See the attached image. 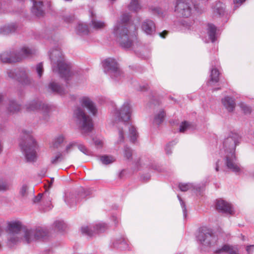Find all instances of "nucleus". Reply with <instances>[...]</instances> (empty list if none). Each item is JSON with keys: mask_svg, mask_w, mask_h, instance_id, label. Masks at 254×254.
I'll use <instances>...</instances> for the list:
<instances>
[{"mask_svg": "<svg viewBox=\"0 0 254 254\" xmlns=\"http://www.w3.org/2000/svg\"><path fill=\"white\" fill-rule=\"evenodd\" d=\"M111 3H113L116 0H108Z\"/></svg>", "mask_w": 254, "mask_h": 254, "instance_id": "nucleus-59", "label": "nucleus"}, {"mask_svg": "<svg viewBox=\"0 0 254 254\" xmlns=\"http://www.w3.org/2000/svg\"><path fill=\"white\" fill-rule=\"evenodd\" d=\"M168 32L167 31H164L160 33L159 34L162 38H165Z\"/></svg>", "mask_w": 254, "mask_h": 254, "instance_id": "nucleus-56", "label": "nucleus"}, {"mask_svg": "<svg viewBox=\"0 0 254 254\" xmlns=\"http://www.w3.org/2000/svg\"><path fill=\"white\" fill-rule=\"evenodd\" d=\"M94 143H95V145L97 147H101L103 145V141L100 139H96L95 141H94Z\"/></svg>", "mask_w": 254, "mask_h": 254, "instance_id": "nucleus-52", "label": "nucleus"}, {"mask_svg": "<svg viewBox=\"0 0 254 254\" xmlns=\"http://www.w3.org/2000/svg\"><path fill=\"white\" fill-rule=\"evenodd\" d=\"M10 187V182L5 181L1 182V191H6L9 189Z\"/></svg>", "mask_w": 254, "mask_h": 254, "instance_id": "nucleus-49", "label": "nucleus"}, {"mask_svg": "<svg viewBox=\"0 0 254 254\" xmlns=\"http://www.w3.org/2000/svg\"><path fill=\"white\" fill-rule=\"evenodd\" d=\"M205 8L200 3H194L192 0H177L175 11L178 16L188 18L193 15L203 13Z\"/></svg>", "mask_w": 254, "mask_h": 254, "instance_id": "nucleus-5", "label": "nucleus"}, {"mask_svg": "<svg viewBox=\"0 0 254 254\" xmlns=\"http://www.w3.org/2000/svg\"><path fill=\"white\" fill-rule=\"evenodd\" d=\"M34 53V51L29 49L28 47L24 46L23 47L18 53V56L17 58L13 59L11 58L4 59V54L1 55V61L4 63L16 62L22 59L28 57L32 55Z\"/></svg>", "mask_w": 254, "mask_h": 254, "instance_id": "nucleus-13", "label": "nucleus"}, {"mask_svg": "<svg viewBox=\"0 0 254 254\" xmlns=\"http://www.w3.org/2000/svg\"><path fill=\"white\" fill-rule=\"evenodd\" d=\"M178 198L180 201L181 207L182 208L183 212V215L184 218H186L187 217V208L185 204V202L183 201L182 199L181 198V197L178 195Z\"/></svg>", "mask_w": 254, "mask_h": 254, "instance_id": "nucleus-50", "label": "nucleus"}, {"mask_svg": "<svg viewBox=\"0 0 254 254\" xmlns=\"http://www.w3.org/2000/svg\"><path fill=\"white\" fill-rule=\"evenodd\" d=\"M76 147V142H72L67 145L65 149L62 152L64 155L69 153L74 148Z\"/></svg>", "mask_w": 254, "mask_h": 254, "instance_id": "nucleus-44", "label": "nucleus"}, {"mask_svg": "<svg viewBox=\"0 0 254 254\" xmlns=\"http://www.w3.org/2000/svg\"><path fill=\"white\" fill-rule=\"evenodd\" d=\"M240 137L236 132H230L223 142V149L225 153L235 152L236 145L239 143Z\"/></svg>", "mask_w": 254, "mask_h": 254, "instance_id": "nucleus-10", "label": "nucleus"}, {"mask_svg": "<svg viewBox=\"0 0 254 254\" xmlns=\"http://www.w3.org/2000/svg\"><path fill=\"white\" fill-rule=\"evenodd\" d=\"M64 155L60 151L56 152L51 158L50 162L52 164H57L64 159Z\"/></svg>", "mask_w": 254, "mask_h": 254, "instance_id": "nucleus-34", "label": "nucleus"}, {"mask_svg": "<svg viewBox=\"0 0 254 254\" xmlns=\"http://www.w3.org/2000/svg\"><path fill=\"white\" fill-rule=\"evenodd\" d=\"M132 113L130 101H125L119 109L114 113L115 124L118 128V137L116 143L120 144L124 141L125 137L127 136L130 141L134 142L137 137L136 128L128 122Z\"/></svg>", "mask_w": 254, "mask_h": 254, "instance_id": "nucleus-1", "label": "nucleus"}, {"mask_svg": "<svg viewBox=\"0 0 254 254\" xmlns=\"http://www.w3.org/2000/svg\"><path fill=\"white\" fill-rule=\"evenodd\" d=\"M223 165V162L220 160H218L215 164V169L216 171L218 172L219 170V168Z\"/></svg>", "mask_w": 254, "mask_h": 254, "instance_id": "nucleus-51", "label": "nucleus"}, {"mask_svg": "<svg viewBox=\"0 0 254 254\" xmlns=\"http://www.w3.org/2000/svg\"><path fill=\"white\" fill-rule=\"evenodd\" d=\"M171 144H168L165 148L166 152L168 154H170L172 153L171 148L170 147Z\"/></svg>", "mask_w": 254, "mask_h": 254, "instance_id": "nucleus-55", "label": "nucleus"}, {"mask_svg": "<svg viewBox=\"0 0 254 254\" xmlns=\"http://www.w3.org/2000/svg\"><path fill=\"white\" fill-rule=\"evenodd\" d=\"M124 156L127 158V159H130L132 154V150L127 146H125L124 150Z\"/></svg>", "mask_w": 254, "mask_h": 254, "instance_id": "nucleus-48", "label": "nucleus"}, {"mask_svg": "<svg viewBox=\"0 0 254 254\" xmlns=\"http://www.w3.org/2000/svg\"><path fill=\"white\" fill-rule=\"evenodd\" d=\"M216 27L212 24H208L207 25V35L208 37V40H205L206 42H209V41L214 42L216 39Z\"/></svg>", "mask_w": 254, "mask_h": 254, "instance_id": "nucleus-27", "label": "nucleus"}, {"mask_svg": "<svg viewBox=\"0 0 254 254\" xmlns=\"http://www.w3.org/2000/svg\"><path fill=\"white\" fill-rule=\"evenodd\" d=\"M222 103L225 108L229 112H233L236 106V103L234 98L226 96L222 99Z\"/></svg>", "mask_w": 254, "mask_h": 254, "instance_id": "nucleus-23", "label": "nucleus"}, {"mask_svg": "<svg viewBox=\"0 0 254 254\" xmlns=\"http://www.w3.org/2000/svg\"><path fill=\"white\" fill-rule=\"evenodd\" d=\"M165 113L164 110H160L156 112L154 115L152 124L154 126H159L164 121Z\"/></svg>", "mask_w": 254, "mask_h": 254, "instance_id": "nucleus-25", "label": "nucleus"}, {"mask_svg": "<svg viewBox=\"0 0 254 254\" xmlns=\"http://www.w3.org/2000/svg\"><path fill=\"white\" fill-rule=\"evenodd\" d=\"M107 229V225L103 222H99L94 223L95 235L104 232Z\"/></svg>", "mask_w": 254, "mask_h": 254, "instance_id": "nucleus-33", "label": "nucleus"}, {"mask_svg": "<svg viewBox=\"0 0 254 254\" xmlns=\"http://www.w3.org/2000/svg\"><path fill=\"white\" fill-rule=\"evenodd\" d=\"M50 58L54 72L58 73L66 81L69 80L72 75L70 65L64 59L63 54L58 47L50 51Z\"/></svg>", "mask_w": 254, "mask_h": 254, "instance_id": "nucleus-4", "label": "nucleus"}, {"mask_svg": "<svg viewBox=\"0 0 254 254\" xmlns=\"http://www.w3.org/2000/svg\"><path fill=\"white\" fill-rule=\"evenodd\" d=\"M79 103L82 106L86 108L90 113L95 116L97 113V109L91 99L87 96H83L80 98Z\"/></svg>", "mask_w": 254, "mask_h": 254, "instance_id": "nucleus-16", "label": "nucleus"}, {"mask_svg": "<svg viewBox=\"0 0 254 254\" xmlns=\"http://www.w3.org/2000/svg\"><path fill=\"white\" fill-rule=\"evenodd\" d=\"M190 125L187 122L185 121L182 122L180 126V131L181 132H184L186 130L190 128Z\"/></svg>", "mask_w": 254, "mask_h": 254, "instance_id": "nucleus-45", "label": "nucleus"}, {"mask_svg": "<svg viewBox=\"0 0 254 254\" xmlns=\"http://www.w3.org/2000/svg\"><path fill=\"white\" fill-rule=\"evenodd\" d=\"M239 106L245 114L250 113L251 108L243 102L239 103Z\"/></svg>", "mask_w": 254, "mask_h": 254, "instance_id": "nucleus-46", "label": "nucleus"}, {"mask_svg": "<svg viewBox=\"0 0 254 254\" xmlns=\"http://www.w3.org/2000/svg\"><path fill=\"white\" fill-rule=\"evenodd\" d=\"M180 190L182 191H186L190 189H196L193 184L190 183H180L179 185Z\"/></svg>", "mask_w": 254, "mask_h": 254, "instance_id": "nucleus-38", "label": "nucleus"}, {"mask_svg": "<svg viewBox=\"0 0 254 254\" xmlns=\"http://www.w3.org/2000/svg\"><path fill=\"white\" fill-rule=\"evenodd\" d=\"M73 117L76 124L80 128L82 133H87L92 130L93 128L92 120L80 107H77L74 111Z\"/></svg>", "mask_w": 254, "mask_h": 254, "instance_id": "nucleus-7", "label": "nucleus"}, {"mask_svg": "<svg viewBox=\"0 0 254 254\" xmlns=\"http://www.w3.org/2000/svg\"><path fill=\"white\" fill-rule=\"evenodd\" d=\"M30 194L29 187L27 184H24L19 189V195L23 199L28 198Z\"/></svg>", "mask_w": 254, "mask_h": 254, "instance_id": "nucleus-30", "label": "nucleus"}, {"mask_svg": "<svg viewBox=\"0 0 254 254\" xmlns=\"http://www.w3.org/2000/svg\"><path fill=\"white\" fill-rule=\"evenodd\" d=\"M223 252H226L229 254H239V248L238 246L225 245L221 249L216 251V253H221Z\"/></svg>", "mask_w": 254, "mask_h": 254, "instance_id": "nucleus-24", "label": "nucleus"}, {"mask_svg": "<svg viewBox=\"0 0 254 254\" xmlns=\"http://www.w3.org/2000/svg\"><path fill=\"white\" fill-rule=\"evenodd\" d=\"M130 16L129 13H123L115 23L112 31L117 42L125 49L130 48L135 39V37L131 35L127 28Z\"/></svg>", "mask_w": 254, "mask_h": 254, "instance_id": "nucleus-3", "label": "nucleus"}, {"mask_svg": "<svg viewBox=\"0 0 254 254\" xmlns=\"http://www.w3.org/2000/svg\"><path fill=\"white\" fill-rule=\"evenodd\" d=\"M149 10L153 14H156L159 16H163L164 13L161 8L156 6H151L149 7Z\"/></svg>", "mask_w": 254, "mask_h": 254, "instance_id": "nucleus-40", "label": "nucleus"}, {"mask_svg": "<svg viewBox=\"0 0 254 254\" xmlns=\"http://www.w3.org/2000/svg\"><path fill=\"white\" fill-rule=\"evenodd\" d=\"M127 8L132 12H137L142 9V6L139 0H130V2L127 5Z\"/></svg>", "mask_w": 254, "mask_h": 254, "instance_id": "nucleus-28", "label": "nucleus"}, {"mask_svg": "<svg viewBox=\"0 0 254 254\" xmlns=\"http://www.w3.org/2000/svg\"><path fill=\"white\" fill-rule=\"evenodd\" d=\"M64 137L63 134L58 135L53 140L51 145V148H57L64 141Z\"/></svg>", "mask_w": 254, "mask_h": 254, "instance_id": "nucleus-35", "label": "nucleus"}, {"mask_svg": "<svg viewBox=\"0 0 254 254\" xmlns=\"http://www.w3.org/2000/svg\"><path fill=\"white\" fill-rule=\"evenodd\" d=\"M8 74L10 77L16 78L25 85H31L33 82V80L27 76L26 71L23 69L16 72L11 70L8 72Z\"/></svg>", "mask_w": 254, "mask_h": 254, "instance_id": "nucleus-14", "label": "nucleus"}, {"mask_svg": "<svg viewBox=\"0 0 254 254\" xmlns=\"http://www.w3.org/2000/svg\"><path fill=\"white\" fill-rule=\"evenodd\" d=\"M32 12L37 16H41L44 13V1L42 0H33Z\"/></svg>", "mask_w": 254, "mask_h": 254, "instance_id": "nucleus-22", "label": "nucleus"}, {"mask_svg": "<svg viewBox=\"0 0 254 254\" xmlns=\"http://www.w3.org/2000/svg\"><path fill=\"white\" fill-rule=\"evenodd\" d=\"M216 208L218 211L222 213L231 215L234 213V208L232 204L222 199L217 200Z\"/></svg>", "mask_w": 254, "mask_h": 254, "instance_id": "nucleus-15", "label": "nucleus"}, {"mask_svg": "<svg viewBox=\"0 0 254 254\" xmlns=\"http://www.w3.org/2000/svg\"><path fill=\"white\" fill-rule=\"evenodd\" d=\"M1 107H4V103H3V101H2V99H1Z\"/></svg>", "mask_w": 254, "mask_h": 254, "instance_id": "nucleus-58", "label": "nucleus"}, {"mask_svg": "<svg viewBox=\"0 0 254 254\" xmlns=\"http://www.w3.org/2000/svg\"><path fill=\"white\" fill-rule=\"evenodd\" d=\"M20 109V106L15 101H9V105L8 107L9 112L14 113L19 111Z\"/></svg>", "mask_w": 254, "mask_h": 254, "instance_id": "nucleus-39", "label": "nucleus"}, {"mask_svg": "<svg viewBox=\"0 0 254 254\" xmlns=\"http://www.w3.org/2000/svg\"><path fill=\"white\" fill-rule=\"evenodd\" d=\"M225 165L227 169L236 174L240 175L243 173V168L237 162L235 152L225 153Z\"/></svg>", "mask_w": 254, "mask_h": 254, "instance_id": "nucleus-11", "label": "nucleus"}, {"mask_svg": "<svg viewBox=\"0 0 254 254\" xmlns=\"http://www.w3.org/2000/svg\"><path fill=\"white\" fill-rule=\"evenodd\" d=\"M219 72L218 69L216 68H213L211 70L210 80L208 82V85L212 86L214 84L217 83L219 81Z\"/></svg>", "mask_w": 254, "mask_h": 254, "instance_id": "nucleus-29", "label": "nucleus"}, {"mask_svg": "<svg viewBox=\"0 0 254 254\" xmlns=\"http://www.w3.org/2000/svg\"><path fill=\"white\" fill-rule=\"evenodd\" d=\"M81 233L86 236L92 237L95 235L94 231V224L85 225L81 227Z\"/></svg>", "mask_w": 254, "mask_h": 254, "instance_id": "nucleus-31", "label": "nucleus"}, {"mask_svg": "<svg viewBox=\"0 0 254 254\" xmlns=\"http://www.w3.org/2000/svg\"><path fill=\"white\" fill-rule=\"evenodd\" d=\"M196 239L200 244L207 247H213L218 242L217 237L214 234L212 229L207 227L199 229Z\"/></svg>", "mask_w": 254, "mask_h": 254, "instance_id": "nucleus-8", "label": "nucleus"}, {"mask_svg": "<svg viewBox=\"0 0 254 254\" xmlns=\"http://www.w3.org/2000/svg\"><path fill=\"white\" fill-rule=\"evenodd\" d=\"M113 247L121 250L129 249V242L124 237H119L116 238L113 242Z\"/></svg>", "mask_w": 254, "mask_h": 254, "instance_id": "nucleus-20", "label": "nucleus"}, {"mask_svg": "<svg viewBox=\"0 0 254 254\" xmlns=\"http://www.w3.org/2000/svg\"><path fill=\"white\" fill-rule=\"evenodd\" d=\"M104 71L108 73L115 80H119L122 76V71L119 68L116 61L108 58L103 62Z\"/></svg>", "mask_w": 254, "mask_h": 254, "instance_id": "nucleus-9", "label": "nucleus"}, {"mask_svg": "<svg viewBox=\"0 0 254 254\" xmlns=\"http://www.w3.org/2000/svg\"><path fill=\"white\" fill-rule=\"evenodd\" d=\"M49 88L53 92L60 95H63L65 93V90L64 88L55 82L50 83L49 85Z\"/></svg>", "mask_w": 254, "mask_h": 254, "instance_id": "nucleus-32", "label": "nucleus"}, {"mask_svg": "<svg viewBox=\"0 0 254 254\" xmlns=\"http://www.w3.org/2000/svg\"><path fill=\"white\" fill-rule=\"evenodd\" d=\"M225 6L220 1L216 2L211 8L212 16L213 17H221L224 15Z\"/></svg>", "mask_w": 254, "mask_h": 254, "instance_id": "nucleus-19", "label": "nucleus"}, {"mask_svg": "<svg viewBox=\"0 0 254 254\" xmlns=\"http://www.w3.org/2000/svg\"><path fill=\"white\" fill-rule=\"evenodd\" d=\"M217 90V89H212V91H214V90Z\"/></svg>", "mask_w": 254, "mask_h": 254, "instance_id": "nucleus-62", "label": "nucleus"}, {"mask_svg": "<svg viewBox=\"0 0 254 254\" xmlns=\"http://www.w3.org/2000/svg\"><path fill=\"white\" fill-rule=\"evenodd\" d=\"M47 4H48V6H50V2L47 1Z\"/></svg>", "mask_w": 254, "mask_h": 254, "instance_id": "nucleus-61", "label": "nucleus"}, {"mask_svg": "<svg viewBox=\"0 0 254 254\" xmlns=\"http://www.w3.org/2000/svg\"><path fill=\"white\" fill-rule=\"evenodd\" d=\"M246 251L249 254L252 253L254 251V245L248 246L246 248Z\"/></svg>", "mask_w": 254, "mask_h": 254, "instance_id": "nucleus-53", "label": "nucleus"}, {"mask_svg": "<svg viewBox=\"0 0 254 254\" xmlns=\"http://www.w3.org/2000/svg\"><path fill=\"white\" fill-rule=\"evenodd\" d=\"M15 30V27L14 25H8L4 26L2 29L1 28V33L7 34L14 32Z\"/></svg>", "mask_w": 254, "mask_h": 254, "instance_id": "nucleus-42", "label": "nucleus"}, {"mask_svg": "<svg viewBox=\"0 0 254 254\" xmlns=\"http://www.w3.org/2000/svg\"><path fill=\"white\" fill-rule=\"evenodd\" d=\"M193 21H190L189 20H184L181 22V24L182 26V29L187 31L193 29Z\"/></svg>", "mask_w": 254, "mask_h": 254, "instance_id": "nucleus-36", "label": "nucleus"}, {"mask_svg": "<svg viewBox=\"0 0 254 254\" xmlns=\"http://www.w3.org/2000/svg\"><path fill=\"white\" fill-rule=\"evenodd\" d=\"M76 147L85 155H89L90 154V151L81 143L76 142Z\"/></svg>", "mask_w": 254, "mask_h": 254, "instance_id": "nucleus-43", "label": "nucleus"}, {"mask_svg": "<svg viewBox=\"0 0 254 254\" xmlns=\"http://www.w3.org/2000/svg\"><path fill=\"white\" fill-rule=\"evenodd\" d=\"M7 230L9 231L8 242L10 246L20 243L28 244L47 235V232L43 229L33 230L23 228L21 223L18 221L8 222Z\"/></svg>", "mask_w": 254, "mask_h": 254, "instance_id": "nucleus-2", "label": "nucleus"}, {"mask_svg": "<svg viewBox=\"0 0 254 254\" xmlns=\"http://www.w3.org/2000/svg\"><path fill=\"white\" fill-rule=\"evenodd\" d=\"M22 136L26 140V144L21 147L22 153L27 162H36L38 158L37 151L39 146L32 135V131L23 129Z\"/></svg>", "mask_w": 254, "mask_h": 254, "instance_id": "nucleus-6", "label": "nucleus"}, {"mask_svg": "<svg viewBox=\"0 0 254 254\" xmlns=\"http://www.w3.org/2000/svg\"><path fill=\"white\" fill-rule=\"evenodd\" d=\"M75 31L77 34L82 36L86 35L89 32V28L87 24L81 22L78 23L75 28Z\"/></svg>", "mask_w": 254, "mask_h": 254, "instance_id": "nucleus-26", "label": "nucleus"}, {"mask_svg": "<svg viewBox=\"0 0 254 254\" xmlns=\"http://www.w3.org/2000/svg\"><path fill=\"white\" fill-rule=\"evenodd\" d=\"M42 197V194L41 193H39L37 196H36L34 199L33 201L35 203L39 202Z\"/></svg>", "mask_w": 254, "mask_h": 254, "instance_id": "nucleus-54", "label": "nucleus"}, {"mask_svg": "<svg viewBox=\"0 0 254 254\" xmlns=\"http://www.w3.org/2000/svg\"><path fill=\"white\" fill-rule=\"evenodd\" d=\"M81 197V196H77L75 193L70 190L65 191L63 196L64 202L69 206L75 204Z\"/></svg>", "mask_w": 254, "mask_h": 254, "instance_id": "nucleus-18", "label": "nucleus"}, {"mask_svg": "<svg viewBox=\"0 0 254 254\" xmlns=\"http://www.w3.org/2000/svg\"><path fill=\"white\" fill-rule=\"evenodd\" d=\"M36 71L39 77L40 78L44 72V68L42 63H39L37 64L36 66Z\"/></svg>", "mask_w": 254, "mask_h": 254, "instance_id": "nucleus-47", "label": "nucleus"}, {"mask_svg": "<svg viewBox=\"0 0 254 254\" xmlns=\"http://www.w3.org/2000/svg\"><path fill=\"white\" fill-rule=\"evenodd\" d=\"M141 29L146 35H152L156 31L155 24L153 20L146 19L142 22Z\"/></svg>", "mask_w": 254, "mask_h": 254, "instance_id": "nucleus-17", "label": "nucleus"}, {"mask_svg": "<svg viewBox=\"0 0 254 254\" xmlns=\"http://www.w3.org/2000/svg\"><path fill=\"white\" fill-rule=\"evenodd\" d=\"M246 0H234V2L236 4H242L244 1H245Z\"/></svg>", "mask_w": 254, "mask_h": 254, "instance_id": "nucleus-57", "label": "nucleus"}, {"mask_svg": "<svg viewBox=\"0 0 254 254\" xmlns=\"http://www.w3.org/2000/svg\"><path fill=\"white\" fill-rule=\"evenodd\" d=\"M54 227L55 230L61 231L64 229L65 225L63 221L58 220L55 222Z\"/></svg>", "mask_w": 254, "mask_h": 254, "instance_id": "nucleus-41", "label": "nucleus"}, {"mask_svg": "<svg viewBox=\"0 0 254 254\" xmlns=\"http://www.w3.org/2000/svg\"><path fill=\"white\" fill-rule=\"evenodd\" d=\"M146 89V87H144V88H142L141 87H140V90L142 91V90H144Z\"/></svg>", "mask_w": 254, "mask_h": 254, "instance_id": "nucleus-60", "label": "nucleus"}, {"mask_svg": "<svg viewBox=\"0 0 254 254\" xmlns=\"http://www.w3.org/2000/svg\"><path fill=\"white\" fill-rule=\"evenodd\" d=\"M26 109L28 111H37L46 115L49 111L47 105L45 104L39 100H34L27 103Z\"/></svg>", "mask_w": 254, "mask_h": 254, "instance_id": "nucleus-12", "label": "nucleus"}, {"mask_svg": "<svg viewBox=\"0 0 254 254\" xmlns=\"http://www.w3.org/2000/svg\"><path fill=\"white\" fill-rule=\"evenodd\" d=\"M100 160L103 164L108 165L114 162L116 159L112 156L103 155L100 157Z\"/></svg>", "mask_w": 254, "mask_h": 254, "instance_id": "nucleus-37", "label": "nucleus"}, {"mask_svg": "<svg viewBox=\"0 0 254 254\" xmlns=\"http://www.w3.org/2000/svg\"><path fill=\"white\" fill-rule=\"evenodd\" d=\"M89 13L91 19L90 25L93 29L99 30L104 28L106 26V24L103 21L97 19L95 12L93 9H91Z\"/></svg>", "mask_w": 254, "mask_h": 254, "instance_id": "nucleus-21", "label": "nucleus"}]
</instances>
